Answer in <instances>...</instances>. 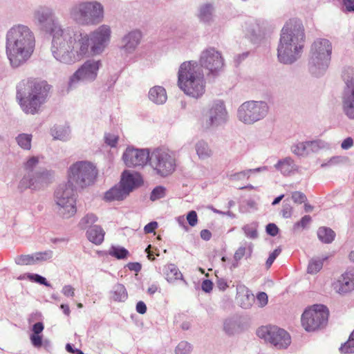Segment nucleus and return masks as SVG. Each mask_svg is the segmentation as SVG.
<instances>
[{
  "instance_id": "1",
  "label": "nucleus",
  "mask_w": 354,
  "mask_h": 354,
  "mask_svg": "<svg viewBox=\"0 0 354 354\" xmlns=\"http://www.w3.org/2000/svg\"><path fill=\"white\" fill-rule=\"evenodd\" d=\"M32 21L40 34L51 38L53 44H73V31L62 28L51 6H37L32 13Z\"/></svg>"
},
{
  "instance_id": "2",
  "label": "nucleus",
  "mask_w": 354,
  "mask_h": 354,
  "mask_svg": "<svg viewBox=\"0 0 354 354\" xmlns=\"http://www.w3.org/2000/svg\"><path fill=\"white\" fill-rule=\"evenodd\" d=\"M51 88L47 82L37 79L21 81L17 87V100L26 114L38 113L46 102Z\"/></svg>"
},
{
  "instance_id": "3",
  "label": "nucleus",
  "mask_w": 354,
  "mask_h": 354,
  "mask_svg": "<svg viewBox=\"0 0 354 354\" xmlns=\"http://www.w3.org/2000/svg\"><path fill=\"white\" fill-rule=\"evenodd\" d=\"M178 86L185 94L198 99L205 92L204 74L199 70L196 62L182 63L178 71Z\"/></svg>"
},
{
  "instance_id": "4",
  "label": "nucleus",
  "mask_w": 354,
  "mask_h": 354,
  "mask_svg": "<svg viewBox=\"0 0 354 354\" xmlns=\"http://www.w3.org/2000/svg\"><path fill=\"white\" fill-rule=\"evenodd\" d=\"M69 15L79 25H97L104 19V7L95 0L79 1L70 8Z\"/></svg>"
},
{
  "instance_id": "5",
  "label": "nucleus",
  "mask_w": 354,
  "mask_h": 354,
  "mask_svg": "<svg viewBox=\"0 0 354 354\" xmlns=\"http://www.w3.org/2000/svg\"><path fill=\"white\" fill-rule=\"evenodd\" d=\"M97 176L96 167L91 162L78 161L73 164L68 171L69 183L81 188L92 185Z\"/></svg>"
},
{
  "instance_id": "6",
  "label": "nucleus",
  "mask_w": 354,
  "mask_h": 354,
  "mask_svg": "<svg viewBox=\"0 0 354 354\" xmlns=\"http://www.w3.org/2000/svg\"><path fill=\"white\" fill-rule=\"evenodd\" d=\"M268 111L269 106L266 102L249 100L239 106L237 118L245 124H253L263 120Z\"/></svg>"
},
{
  "instance_id": "7",
  "label": "nucleus",
  "mask_w": 354,
  "mask_h": 354,
  "mask_svg": "<svg viewBox=\"0 0 354 354\" xmlns=\"http://www.w3.org/2000/svg\"><path fill=\"white\" fill-rule=\"evenodd\" d=\"M332 46H311L308 59L309 72L315 77L323 75L328 68Z\"/></svg>"
},
{
  "instance_id": "8",
  "label": "nucleus",
  "mask_w": 354,
  "mask_h": 354,
  "mask_svg": "<svg viewBox=\"0 0 354 354\" xmlns=\"http://www.w3.org/2000/svg\"><path fill=\"white\" fill-rule=\"evenodd\" d=\"M55 198L59 207V213L65 218H69L75 214L76 198L73 185L68 183L59 186L55 192Z\"/></svg>"
},
{
  "instance_id": "9",
  "label": "nucleus",
  "mask_w": 354,
  "mask_h": 354,
  "mask_svg": "<svg viewBox=\"0 0 354 354\" xmlns=\"http://www.w3.org/2000/svg\"><path fill=\"white\" fill-rule=\"evenodd\" d=\"M328 310L322 304L314 305L301 315V324L307 331H314L324 326L328 322Z\"/></svg>"
},
{
  "instance_id": "10",
  "label": "nucleus",
  "mask_w": 354,
  "mask_h": 354,
  "mask_svg": "<svg viewBox=\"0 0 354 354\" xmlns=\"http://www.w3.org/2000/svg\"><path fill=\"white\" fill-rule=\"evenodd\" d=\"M257 335L277 349H285L291 343L289 333L275 326H262L257 330Z\"/></svg>"
},
{
  "instance_id": "11",
  "label": "nucleus",
  "mask_w": 354,
  "mask_h": 354,
  "mask_svg": "<svg viewBox=\"0 0 354 354\" xmlns=\"http://www.w3.org/2000/svg\"><path fill=\"white\" fill-rule=\"evenodd\" d=\"M200 65L206 69L207 77L214 80L223 71L224 59L221 54L214 48L204 50L200 57Z\"/></svg>"
},
{
  "instance_id": "12",
  "label": "nucleus",
  "mask_w": 354,
  "mask_h": 354,
  "mask_svg": "<svg viewBox=\"0 0 354 354\" xmlns=\"http://www.w3.org/2000/svg\"><path fill=\"white\" fill-rule=\"evenodd\" d=\"M111 28L109 25L102 24L98 26L89 35L86 33H72L73 43L78 44H106L111 41Z\"/></svg>"
},
{
  "instance_id": "13",
  "label": "nucleus",
  "mask_w": 354,
  "mask_h": 354,
  "mask_svg": "<svg viewBox=\"0 0 354 354\" xmlns=\"http://www.w3.org/2000/svg\"><path fill=\"white\" fill-rule=\"evenodd\" d=\"M88 46H53L51 51L54 57L65 64L80 61L86 54Z\"/></svg>"
},
{
  "instance_id": "14",
  "label": "nucleus",
  "mask_w": 354,
  "mask_h": 354,
  "mask_svg": "<svg viewBox=\"0 0 354 354\" xmlns=\"http://www.w3.org/2000/svg\"><path fill=\"white\" fill-rule=\"evenodd\" d=\"M304 41V29L297 19H290L281 30L280 44H299Z\"/></svg>"
},
{
  "instance_id": "15",
  "label": "nucleus",
  "mask_w": 354,
  "mask_h": 354,
  "mask_svg": "<svg viewBox=\"0 0 354 354\" xmlns=\"http://www.w3.org/2000/svg\"><path fill=\"white\" fill-rule=\"evenodd\" d=\"M7 44H34L35 34L27 26L18 24L10 28L6 34Z\"/></svg>"
},
{
  "instance_id": "16",
  "label": "nucleus",
  "mask_w": 354,
  "mask_h": 354,
  "mask_svg": "<svg viewBox=\"0 0 354 354\" xmlns=\"http://www.w3.org/2000/svg\"><path fill=\"white\" fill-rule=\"evenodd\" d=\"M227 118V111L224 102L221 100L215 101L208 111L203 127L205 129L217 127L226 123Z\"/></svg>"
},
{
  "instance_id": "17",
  "label": "nucleus",
  "mask_w": 354,
  "mask_h": 354,
  "mask_svg": "<svg viewBox=\"0 0 354 354\" xmlns=\"http://www.w3.org/2000/svg\"><path fill=\"white\" fill-rule=\"evenodd\" d=\"M122 159L129 167H143L150 160L149 151L129 147L124 152Z\"/></svg>"
},
{
  "instance_id": "18",
  "label": "nucleus",
  "mask_w": 354,
  "mask_h": 354,
  "mask_svg": "<svg viewBox=\"0 0 354 354\" xmlns=\"http://www.w3.org/2000/svg\"><path fill=\"white\" fill-rule=\"evenodd\" d=\"M176 168V160L168 150L156 149V174L162 177L171 174Z\"/></svg>"
},
{
  "instance_id": "19",
  "label": "nucleus",
  "mask_w": 354,
  "mask_h": 354,
  "mask_svg": "<svg viewBox=\"0 0 354 354\" xmlns=\"http://www.w3.org/2000/svg\"><path fill=\"white\" fill-rule=\"evenodd\" d=\"M6 52L11 65L18 67L29 59L33 46H7Z\"/></svg>"
},
{
  "instance_id": "20",
  "label": "nucleus",
  "mask_w": 354,
  "mask_h": 354,
  "mask_svg": "<svg viewBox=\"0 0 354 354\" xmlns=\"http://www.w3.org/2000/svg\"><path fill=\"white\" fill-rule=\"evenodd\" d=\"M328 147V145L325 141L317 139L295 143L291 147V151L298 156L304 157Z\"/></svg>"
},
{
  "instance_id": "21",
  "label": "nucleus",
  "mask_w": 354,
  "mask_h": 354,
  "mask_svg": "<svg viewBox=\"0 0 354 354\" xmlns=\"http://www.w3.org/2000/svg\"><path fill=\"white\" fill-rule=\"evenodd\" d=\"M101 66L100 61L88 60L74 73L71 78V81L74 80H94L97 75V71Z\"/></svg>"
},
{
  "instance_id": "22",
  "label": "nucleus",
  "mask_w": 354,
  "mask_h": 354,
  "mask_svg": "<svg viewBox=\"0 0 354 354\" xmlns=\"http://www.w3.org/2000/svg\"><path fill=\"white\" fill-rule=\"evenodd\" d=\"M346 88L343 97V111L351 120H354V77L345 78Z\"/></svg>"
},
{
  "instance_id": "23",
  "label": "nucleus",
  "mask_w": 354,
  "mask_h": 354,
  "mask_svg": "<svg viewBox=\"0 0 354 354\" xmlns=\"http://www.w3.org/2000/svg\"><path fill=\"white\" fill-rule=\"evenodd\" d=\"M304 46H278L279 61L284 64H291L297 60L303 51Z\"/></svg>"
},
{
  "instance_id": "24",
  "label": "nucleus",
  "mask_w": 354,
  "mask_h": 354,
  "mask_svg": "<svg viewBox=\"0 0 354 354\" xmlns=\"http://www.w3.org/2000/svg\"><path fill=\"white\" fill-rule=\"evenodd\" d=\"M333 289L344 295L354 290V271L350 270L342 274L333 284Z\"/></svg>"
},
{
  "instance_id": "25",
  "label": "nucleus",
  "mask_w": 354,
  "mask_h": 354,
  "mask_svg": "<svg viewBox=\"0 0 354 354\" xmlns=\"http://www.w3.org/2000/svg\"><path fill=\"white\" fill-rule=\"evenodd\" d=\"M142 183V178L138 173H131L125 170L122 174L120 184L129 194L133 189L140 186Z\"/></svg>"
},
{
  "instance_id": "26",
  "label": "nucleus",
  "mask_w": 354,
  "mask_h": 354,
  "mask_svg": "<svg viewBox=\"0 0 354 354\" xmlns=\"http://www.w3.org/2000/svg\"><path fill=\"white\" fill-rule=\"evenodd\" d=\"M48 174L46 172H38L32 177L25 176L21 181L22 187L31 189L39 188L44 183H47Z\"/></svg>"
},
{
  "instance_id": "27",
  "label": "nucleus",
  "mask_w": 354,
  "mask_h": 354,
  "mask_svg": "<svg viewBox=\"0 0 354 354\" xmlns=\"http://www.w3.org/2000/svg\"><path fill=\"white\" fill-rule=\"evenodd\" d=\"M223 330L229 335H232L242 331L241 317L234 315L227 318L223 323Z\"/></svg>"
},
{
  "instance_id": "28",
  "label": "nucleus",
  "mask_w": 354,
  "mask_h": 354,
  "mask_svg": "<svg viewBox=\"0 0 354 354\" xmlns=\"http://www.w3.org/2000/svg\"><path fill=\"white\" fill-rule=\"evenodd\" d=\"M274 167L283 176H289L297 169L294 160L290 157L279 160Z\"/></svg>"
},
{
  "instance_id": "29",
  "label": "nucleus",
  "mask_w": 354,
  "mask_h": 354,
  "mask_svg": "<svg viewBox=\"0 0 354 354\" xmlns=\"http://www.w3.org/2000/svg\"><path fill=\"white\" fill-rule=\"evenodd\" d=\"M129 193L120 184L107 191L104 196L106 201H121L125 198Z\"/></svg>"
},
{
  "instance_id": "30",
  "label": "nucleus",
  "mask_w": 354,
  "mask_h": 354,
  "mask_svg": "<svg viewBox=\"0 0 354 354\" xmlns=\"http://www.w3.org/2000/svg\"><path fill=\"white\" fill-rule=\"evenodd\" d=\"M104 234L103 229L98 225H94L86 231L88 239L95 245H100L103 242Z\"/></svg>"
},
{
  "instance_id": "31",
  "label": "nucleus",
  "mask_w": 354,
  "mask_h": 354,
  "mask_svg": "<svg viewBox=\"0 0 354 354\" xmlns=\"http://www.w3.org/2000/svg\"><path fill=\"white\" fill-rule=\"evenodd\" d=\"M163 273L169 282H174L176 280H183V274L174 264H169L164 267Z\"/></svg>"
},
{
  "instance_id": "32",
  "label": "nucleus",
  "mask_w": 354,
  "mask_h": 354,
  "mask_svg": "<svg viewBox=\"0 0 354 354\" xmlns=\"http://www.w3.org/2000/svg\"><path fill=\"white\" fill-rule=\"evenodd\" d=\"M195 149L198 158L201 160L207 159L213 154L212 149L208 143L203 140H201L196 143Z\"/></svg>"
},
{
  "instance_id": "33",
  "label": "nucleus",
  "mask_w": 354,
  "mask_h": 354,
  "mask_svg": "<svg viewBox=\"0 0 354 354\" xmlns=\"http://www.w3.org/2000/svg\"><path fill=\"white\" fill-rule=\"evenodd\" d=\"M142 33L139 30H133L126 33L122 38L124 44H139L142 41Z\"/></svg>"
},
{
  "instance_id": "34",
  "label": "nucleus",
  "mask_w": 354,
  "mask_h": 354,
  "mask_svg": "<svg viewBox=\"0 0 354 354\" xmlns=\"http://www.w3.org/2000/svg\"><path fill=\"white\" fill-rule=\"evenodd\" d=\"M317 234L319 241L326 244L332 243L335 237V232L327 227H319Z\"/></svg>"
},
{
  "instance_id": "35",
  "label": "nucleus",
  "mask_w": 354,
  "mask_h": 354,
  "mask_svg": "<svg viewBox=\"0 0 354 354\" xmlns=\"http://www.w3.org/2000/svg\"><path fill=\"white\" fill-rule=\"evenodd\" d=\"M214 8L211 3H205L199 8L198 17L203 22L207 23L212 19Z\"/></svg>"
},
{
  "instance_id": "36",
  "label": "nucleus",
  "mask_w": 354,
  "mask_h": 354,
  "mask_svg": "<svg viewBox=\"0 0 354 354\" xmlns=\"http://www.w3.org/2000/svg\"><path fill=\"white\" fill-rule=\"evenodd\" d=\"M257 228L258 223L257 222H253L244 225L242 227V230L248 238L251 239H256L258 238Z\"/></svg>"
},
{
  "instance_id": "37",
  "label": "nucleus",
  "mask_w": 354,
  "mask_h": 354,
  "mask_svg": "<svg viewBox=\"0 0 354 354\" xmlns=\"http://www.w3.org/2000/svg\"><path fill=\"white\" fill-rule=\"evenodd\" d=\"M18 145L24 149H30L31 147L32 136L30 134L21 133L17 138Z\"/></svg>"
},
{
  "instance_id": "38",
  "label": "nucleus",
  "mask_w": 354,
  "mask_h": 354,
  "mask_svg": "<svg viewBox=\"0 0 354 354\" xmlns=\"http://www.w3.org/2000/svg\"><path fill=\"white\" fill-rule=\"evenodd\" d=\"M339 351L345 354L354 353V330L351 333L348 341L340 346Z\"/></svg>"
},
{
  "instance_id": "39",
  "label": "nucleus",
  "mask_w": 354,
  "mask_h": 354,
  "mask_svg": "<svg viewBox=\"0 0 354 354\" xmlns=\"http://www.w3.org/2000/svg\"><path fill=\"white\" fill-rule=\"evenodd\" d=\"M323 261L320 259H312L308 266V273L316 274L323 267Z\"/></svg>"
},
{
  "instance_id": "40",
  "label": "nucleus",
  "mask_w": 354,
  "mask_h": 354,
  "mask_svg": "<svg viewBox=\"0 0 354 354\" xmlns=\"http://www.w3.org/2000/svg\"><path fill=\"white\" fill-rule=\"evenodd\" d=\"M15 262L18 265H32L35 263V257L33 254H22L17 257Z\"/></svg>"
},
{
  "instance_id": "41",
  "label": "nucleus",
  "mask_w": 354,
  "mask_h": 354,
  "mask_svg": "<svg viewBox=\"0 0 354 354\" xmlns=\"http://www.w3.org/2000/svg\"><path fill=\"white\" fill-rule=\"evenodd\" d=\"M192 347L189 343L185 341L180 342L175 349L176 354H190Z\"/></svg>"
},
{
  "instance_id": "42",
  "label": "nucleus",
  "mask_w": 354,
  "mask_h": 354,
  "mask_svg": "<svg viewBox=\"0 0 354 354\" xmlns=\"http://www.w3.org/2000/svg\"><path fill=\"white\" fill-rule=\"evenodd\" d=\"M110 254L118 259H124L127 258L129 252L124 248H113L110 251Z\"/></svg>"
},
{
  "instance_id": "43",
  "label": "nucleus",
  "mask_w": 354,
  "mask_h": 354,
  "mask_svg": "<svg viewBox=\"0 0 354 354\" xmlns=\"http://www.w3.org/2000/svg\"><path fill=\"white\" fill-rule=\"evenodd\" d=\"M167 99L165 89L162 86H156V104H164Z\"/></svg>"
},
{
  "instance_id": "44",
  "label": "nucleus",
  "mask_w": 354,
  "mask_h": 354,
  "mask_svg": "<svg viewBox=\"0 0 354 354\" xmlns=\"http://www.w3.org/2000/svg\"><path fill=\"white\" fill-rule=\"evenodd\" d=\"M292 212V207L290 204L288 198H286L283 203L281 209V214L283 218H288L291 217Z\"/></svg>"
},
{
  "instance_id": "45",
  "label": "nucleus",
  "mask_w": 354,
  "mask_h": 354,
  "mask_svg": "<svg viewBox=\"0 0 354 354\" xmlns=\"http://www.w3.org/2000/svg\"><path fill=\"white\" fill-rule=\"evenodd\" d=\"M52 254L53 252L50 250L35 253L33 254V257H35V263L37 261H42L50 259L52 257Z\"/></svg>"
},
{
  "instance_id": "46",
  "label": "nucleus",
  "mask_w": 354,
  "mask_h": 354,
  "mask_svg": "<svg viewBox=\"0 0 354 354\" xmlns=\"http://www.w3.org/2000/svg\"><path fill=\"white\" fill-rule=\"evenodd\" d=\"M311 221L312 218L310 216L306 215L303 216L299 221L295 223L293 226L294 230H297L298 228H306L310 223Z\"/></svg>"
},
{
  "instance_id": "47",
  "label": "nucleus",
  "mask_w": 354,
  "mask_h": 354,
  "mask_svg": "<svg viewBox=\"0 0 354 354\" xmlns=\"http://www.w3.org/2000/svg\"><path fill=\"white\" fill-rule=\"evenodd\" d=\"M104 46H88L86 54L84 57L94 56L102 53L104 51Z\"/></svg>"
},
{
  "instance_id": "48",
  "label": "nucleus",
  "mask_w": 354,
  "mask_h": 354,
  "mask_svg": "<svg viewBox=\"0 0 354 354\" xmlns=\"http://www.w3.org/2000/svg\"><path fill=\"white\" fill-rule=\"evenodd\" d=\"M105 142L111 147H115L117 145L119 140V136L113 133H106L104 136Z\"/></svg>"
},
{
  "instance_id": "49",
  "label": "nucleus",
  "mask_w": 354,
  "mask_h": 354,
  "mask_svg": "<svg viewBox=\"0 0 354 354\" xmlns=\"http://www.w3.org/2000/svg\"><path fill=\"white\" fill-rule=\"evenodd\" d=\"M292 200L295 203L298 204H301L303 203H305L307 200L306 196L301 192H293L292 193Z\"/></svg>"
},
{
  "instance_id": "50",
  "label": "nucleus",
  "mask_w": 354,
  "mask_h": 354,
  "mask_svg": "<svg viewBox=\"0 0 354 354\" xmlns=\"http://www.w3.org/2000/svg\"><path fill=\"white\" fill-rule=\"evenodd\" d=\"M281 252V250L279 248H278L275 249L272 253L270 254L266 262V266L267 268H269L272 266V264L273 263L276 258L279 255Z\"/></svg>"
},
{
  "instance_id": "51",
  "label": "nucleus",
  "mask_w": 354,
  "mask_h": 354,
  "mask_svg": "<svg viewBox=\"0 0 354 354\" xmlns=\"http://www.w3.org/2000/svg\"><path fill=\"white\" fill-rule=\"evenodd\" d=\"M38 158L32 157L25 163L24 168L28 172L32 171L34 167L38 164Z\"/></svg>"
},
{
  "instance_id": "52",
  "label": "nucleus",
  "mask_w": 354,
  "mask_h": 354,
  "mask_svg": "<svg viewBox=\"0 0 354 354\" xmlns=\"http://www.w3.org/2000/svg\"><path fill=\"white\" fill-rule=\"evenodd\" d=\"M187 221L190 226L194 227L198 223V216L195 211L192 210L187 215Z\"/></svg>"
},
{
  "instance_id": "53",
  "label": "nucleus",
  "mask_w": 354,
  "mask_h": 354,
  "mask_svg": "<svg viewBox=\"0 0 354 354\" xmlns=\"http://www.w3.org/2000/svg\"><path fill=\"white\" fill-rule=\"evenodd\" d=\"M32 344L36 348H40L42 346V335L41 334H32L30 337Z\"/></svg>"
},
{
  "instance_id": "54",
  "label": "nucleus",
  "mask_w": 354,
  "mask_h": 354,
  "mask_svg": "<svg viewBox=\"0 0 354 354\" xmlns=\"http://www.w3.org/2000/svg\"><path fill=\"white\" fill-rule=\"evenodd\" d=\"M342 6L344 12L354 13V0H343Z\"/></svg>"
},
{
  "instance_id": "55",
  "label": "nucleus",
  "mask_w": 354,
  "mask_h": 354,
  "mask_svg": "<svg viewBox=\"0 0 354 354\" xmlns=\"http://www.w3.org/2000/svg\"><path fill=\"white\" fill-rule=\"evenodd\" d=\"M119 293L120 295V297H115V300H122V299H125L127 296V292H126V289L124 288V286L122 284H118L116 286H115V290L114 291V293L115 294H117V293Z\"/></svg>"
},
{
  "instance_id": "56",
  "label": "nucleus",
  "mask_w": 354,
  "mask_h": 354,
  "mask_svg": "<svg viewBox=\"0 0 354 354\" xmlns=\"http://www.w3.org/2000/svg\"><path fill=\"white\" fill-rule=\"evenodd\" d=\"M266 233L272 236H275L279 233V228L274 223H268L266 227Z\"/></svg>"
},
{
  "instance_id": "57",
  "label": "nucleus",
  "mask_w": 354,
  "mask_h": 354,
  "mask_svg": "<svg viewBox=\"0 0 354 354\" xmlns=\"http://www.w3.org/2000/svg\"><path fill=\"white\" fill-rule=\"evenodd\" d=\"M97 220V217L93 214H88L85 216L81 221L82 225H88L95 223Z\"/></svg>"
},
{
  "instance_id": "58",
  "label": "nucleus",
  "mask_w": 354,
  "mask_h": 354,
  "mask_svg": "<svg viewBox=\"0 0 354 354\" xmlns=\"http://www.w3.org/2000/svg\"><path fill=\"white\" fill-rule=\"evenodd\" d=\"M244 178H249V175L248 174L247 170L233 174L230 176V178L232 180H239Z\"/></svg>"
},
{
  "instance_id": "59",
  "label": "nucleus",
  "mask_w": 354,
  "mask_h": 354,
  "mask_svg": "<svg viewBox=\"0 0 354 354\" xmlns=\"http://www.w3.org/2000/svg\"><path fill=\"white\" fill-rule=\"evenodd\" d=\"M246 248L245 247H239L236 251L234 253V260L238 262L239 261H240L243 257V256L246 254Z\"/></svg>"
},
{
  "instance_id": "60",
  "label": "nucleus",
  "mask_w": 354,
  "mask_h": 354,
  "mask_svg": "<svg viewBox=\"0 0 354 354\" xmlns=\"http://www.w3.org/2000/svg\"><path fill=\"white\" fill-rule=\"evenodd\" d=\"M62 293L66 297H73L75 295V289L71 286L67 285V286H64V288L62 289Z\"/></svg>"
},
{
  "instance_id": "61",
  "label": "nucleus",
  "mask_w": 354,
  "mask_h": 354,
  "mask_svg": "<svg viewBox=\"0 0 354 354\" xmlns=\"http://www.w3.org/2000/svg\"><path fill=\"white\" fill-rule=\"evenodd\" d=\"M213 283L209 279H205L202 282L201 288L205 292H209L212 290Z\"/></svg>"
},
{
  "instance_id": "62",
  "label": "nucleus",
  "mask_w": 354,
  "mask_h": 354,
  "mask_svg": "<svg viewBox=\"0 0 354 354\" xmlns=\"http://www.w3.org/2000/svg\"><path fill=\"white\" fill-rule=\"evenodd\" d=\"M216 287L221 291H224L228 287L226 279L223 278H218L216 280Z\"/></svg>"
},
{
  "instance_id": "63",
  "label": "nucleus",
  "mask_w": 354,
  "mask_h": 354,
  "mask_svg": "<svg viewBox=\"0 0 354 354\" xmlns=\"http://www.w3.org/2000/svg\"><path fill=\"white\" fill-rule=\"evenodd\" d=\"M44 326L43 323L37 322L32 326V334L39 335L44 330Z\"/></svg>"
},
{
  "instance_id": "64",
  "label": "nucleus",
  "mask_w": 354,
  "mask_h": 354,
  "mask_svg": "<svg viewBox=\"0 0 354 354\" xmlns=\"http://www.w3.org/2000/svg\"><path fill=\"white\" fill-rule=\"evenodd\" d=\"M257 299L261 304V306H264L268 303V295L266 292H259L257 295Z\"/></svg>"
}]
</instances>
